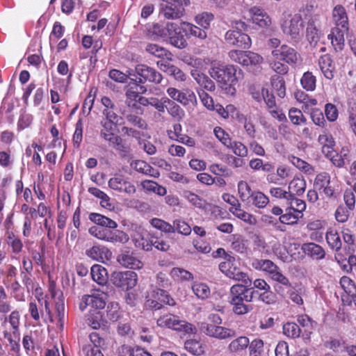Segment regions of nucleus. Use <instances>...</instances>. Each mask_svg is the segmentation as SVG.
Listing matches in <instances>:
<instances>
[{"label":"nucleus","instance_id":"a18cd8bd","mask_svg":"<svg viewBox=\"0 0 356 356\" xmlns=\"http://www.w3.org/2000/svg\"><path fill=\"white\" fill-rule=\"evenodd\" d=\"M145 50L147 53L158 58L168 57L170 55V53L164 47L153 43H147Z\"/></svg>","mask_w":356,"mask_h":356},{"label":"nucleus","instance_id":"cd10ccee","mask_svg":"<svg viewBox=\"0 0 356 356\" xmlns=\"http://www.w3.org/2000/svg\"><path fill=\"white\" fill-rule=\"evenodd\" d=\"M251 265L255 270L266 272L269 275L277 268V266L269 259H254Z\"/></svg>","mask_w":356,"mask_h":356},{"label":"nucleus","instance_id":"680f3d73","mask_svg":"<svg viewBox=\"0 0 356 356\" xmlns=\"http://www.w3.org/2000/svg\"><path fill=\"white\" fill-rule=\"evenodd\" d=\"M173 232H177L184 235H189L191 233V227L184 220H175L173 222Z\"/></svg>","mask_w":356,"mask_h":356},{"label":"nucleus","instance_id":"0eeeda50","mask_svg":"<svg viewBox=\"0 0 356 356\" xmlns=\"http://www.w3.org/2000/svg\"><path fill=\"white\" fill-rule=\"evenodd\" d=\"M211 76L218 82L227 85V83H236L237 81L236 67L234 65H222L212 67L209 70Z\"/></svg>","mask_w":356,"mask_h":356},{"label":"nucleus","instance_id":"7ed1b4c3","mask_svg":"<svg viewBox=\"0 0 356 356\" xmlns=\"http://www.w3.org/2000/svg\"><path fill=\"white\" fill-rule=\"evenodd\" d=\"M289 18L284 16L280 22V28L291 41H298L303 34L305 22L301 14L289 15Z\"/></svg>","mask_w":356,"mask_h":356},{"label":"nucleus","instance_id":"4c0bfd02","mask_svg":"<svg viewBox=\"0 0 356 356\" xmlns=\"http://www.w3.org/2000/svg\"><path fill=\"white\" fill-rule=\"evenodd\" d=\"M232 306V311L236 315H245L252 310V306L247 304L245 301L228 300Z\"/></svg>","mask_w":356,"mask_h":356},{"label":"nucleus","instance_id":"338daca9","mask_svg":"<svg viewBox=\"0 0 356 356\" xmlns=\"http://www.w3.org/2000/svg\"><path fill=\"white\" fill-rule=\"evenodd\" d=\"M227 148L231 149L233 153L238 156L245 157L248 156V148L241 142L232 141V145L230 146H228Z\"/></svg>","mask_w":356,"mask_h":356},{"label":"nucleus","instance_id":"ddd939ff","mask_svg":"<svg viewBox=\"0 0 356 356\" xmlns=\"http://www.w3.org/2000/svg\"><path fill=\"white\" fill-rule=\"evenodd\" d=\"M225 40L229 45L242 49L250 48L252 43L248 34L235 30L227 31L225 35Z\"/></svg>","mask_w":356,"mask_h":356},{"label":"nucleus","instance_id":"c03bdc74","mask_svg":"<svg viewBox=\"0 0 356 356\" xmlns=\"http://www.w3.org/2000/svg\"><path fill=\"white\" fill-rule=\"evenodd\" d=\"M141 185L144 190L153 192L160 196H164L167 193V190L165 187L152 180H145L142 181Z\"/></svg>","mask_w":356,"mask_h":356},{"label":"nucleus","instance_id":"4be33fe9","mask_svg":"<svg viewBox=\"0 0 356 356\" xmlns=\"http://www.w3.org/2000/svg\"><path fill=\"white\" fill-rule=\"evenodd\" d=\"M302 250L305 254L315 260L323 259L325 256V250L321 245L314 243H304Z\"/></svg>","mask_w":356,"mask_h":356},{"label":"nucleus","instance_id":"7c9ffc66","mask_svg":"<svg viewBox=\"0 0 356 356\" xmlns=\"http://www.w3.org/2000/svg\"><path fill=\"white\" fill-rule=\"evenodd\" d=\"M2 323L1 326L3 327H7V324L9 323L10 329L14 330V334H17V332H19V324H20V314L17 311H13L10 313L8 316H5L1 318Z\"/></svg>","mask_w":356,"mask_h":356},{"label":"nucleus","instance_id":"774afa93","mask_svg":"<svg viewBox=\"0 0 356 356\" xmlns=\"http://www.w3.org/2000/svg\"><path fill=\"white\" fill-rule=\"evenodd\" d=\"M216 137L226 147L232 145V140L228 134H227L221 127H216L213 130Z\"/></svg>","mask_w":356,"mask_h":356},{"label":"nucleus","instance_id":"423d86ee","mask_svg":"<svg viewBox=\"0 0 356 356\" xmlns=\"http://www.w3.org/2000/svg\"><path fill=\"white\" fill-rule=\"evenodd\" d=\"M156 323L159 327H165L186 334L195 333L196 330L192 324L185 321H181L178 316L171 314L161 316L158 318Z\"/></svg>","mask_w":356,"mask_h":356},{"label":"nucleus","instance_id":"5701e85b","mask_svg":"<svg viewBox=\"0 0 356 356\" xmlns=\"http://www.w3.org/2000/svg\"><path fill=\"white\" fill-rule=\"evenodd\" d=\"M318 65L324 76L331 80L334 75V65L327 54L321 56L318 59Z\"/></svg>","mask_w":356,"mask_h":356},{"label":"nucleus","instance_id":"39448f33","mask_svg":"<svg viewBox=\"0 0 356 356\" xmlns=\"http://www.w3.org/2000/svg\"><path fill=\"white\" fill-rule=\"evenodd\" d=\"M219 269L224 275L230 279L242 282V283L244 284H252V280L250 279L248 274L241 271V269L237 267L235 259L230 256H228L225 261L219 264Z\"/></svg>","mask_w":356,"mask_h":356},{"label":"nucleus","instance_id":"c9c22d12","mask_svg":"<svg viewBox=\"0 0 356 356\" xmlns=\"http://www.w3.org/2000/svg\"><path fill=\"white\" fill-rule=\"evenodd\" d=\"M273 91L280 98L286 95V86L284 78L281 76L274 75L270 79Z\"/></svg>","mask_w":356,"mask_h":356},{"label":"nucleus","instance_id":"a878e982","mask_svg":"<svg viewBox=\"0 0 356 356\" xmlns=\"http://www.w3.org/2000/svg\"><path fill=\"white\" fill-rule=\"evenodd\" d=\"M91 221L99 225L101 227H108L110 229H115L118 223L112 219L97 213H91L89 216Z\"/></svg>","mask_w":356,"mask_h":356},{"label":"nucleus","instance_id":"aec40b11","mask_svg":"<svg viewBox=\"0 0 356 356\" xmlns=\"http://www.w3.org/2000/svg\"><path fill=\"white\" fill-rule=\"evenodd\" d=\"M118 261L124 267L132 269H140L143 266V263L129 250L123 251L120 254L118 257Z\"/></svg>","mask_w":356,"mask_h":356},{"label":"nucleus","instance_id":"052dcab7","mask_svg":"<svg viewBox=\"0 0 356 356\" xmlns=\"http://www.w3.org/2000/svg\"><path fill=\"white\" fill-rule=\"evenodd\" d=\"M106 314L110 321L113 322L117 321L120 316L119 304L117 302L109 303L107 306Z\"/></svg>","mask_w":356,"mask_h":356},{"label":"nucleus","instance_id":"b1692460","mask_svg":"<svg viewBox=\"0 0 356 356\" xmlns=\"http://www.w3.org/2000/svg\"><path fill=\"white\" fill-rule=\"evenodd\" d=\"M91 277L95 282L99 285H105L108 282L107 270L99 264H95L91 267Z\"/></svg>","mask_w":356,"mask_h":356},{"label":"nucleus","instance_id":"72a5a7b5","mask_svg":"<svg viewBox=\"0 0 356 356\" xmlns=\"http://www.w3.org/2000/svg\"><path fill=\"white\" fill-rule=\"evenodd\" d=\"M179 29L174 31L173 33L169 34L168 40L169 42L174 47L179 49H184L187 47L188 43L186 38V35L183 31H178Z\"/></svg>","mask_w":356,"mask_h":356},{"label":"nucleus","instance_id":"f03ea898","mask_svg":"<svg viewBox=\"0 0 356 356\" xmlns=\"http://www.w3.org/2000/svg\"><path fill=\"white\" fill-rule=\"evenodd\" d=\"M208 319L211 323L202 322L198 324L200 332L207 336L219 340L234 338L236 336L235 330L221 326L222 319L219 314H210Z\"/></svg>","mask_w":356,"mask_h":356},{"label":"nucleus","instance_id":"f704fd0d","mask_svg":"<svg viewBox=\"0 0 356 356\" xmlns=\"http://www.w3.org/2000/svg\"><path fill=\"white\" fill-rule=\"evenodd\" d=\"M183 24L186 26L183 29V32H184L185 35L193 36L202 40L207 37V34L204 29L189 22H184Z\"/></svg>","mask_w":356,"mask_h":356},{"label":"nucleus","instance_id":"f8f14e48","mask_svg":"<svg viewBox=\"0 0 356 356\" xmlns=\"http://www.w3.org/2000/svg\"><path fill=\"white\" fill-rule=\"evenodd\" d=\"M166 92L171 99L180 103L183 106H188L197 102L194 92L189 88L179 90L175 88L169 87L167 88Z\"/></svg>","mask_w":356,"mask_h":356},{"label":"nucleus","instance_id":"603ef678","mask_svg":"<svg viewBox=\"0 0 356 356\" xmlns=\"http://www.w3.org/2000/svg\"><path fill=\"white\" fill-rule=\"evenodd\" d=\"M213 19L214 16L211 13L203 12L195 16V22L205 31L210 27V24Z\"/></svg>","mask_w":356,"mask_h":356},{"label":"nucleus","instance_id":"79ce46f5","mask_svg":"<svg viewBox=\"0 0 356 356\" xmlns=\"http://www.w3.org/2000/svg\"><path fill=\"white\" fill-rule=\"evenodd\" d=\"M184 197L194 207L207 209L210 206L204 200L200 198L197 195L189 191H184Z\"/></svg>","mask_w":356,"mask_h":356},{"label":"nucleus","instance_id":"37998d69","mask_svg":"<svg viewBox=\"0 0 356 356\" xmlns=\"http://www.w3.org/2000/svg\"><path fill=\"white\" fill-rule=\"evenodd\" d=\"M185 349L194 355H201L204 353L202 343L197 339H188L184 343Z\"/></svg>","mask_w":356,"mask_h":356},{"label":"nucleus","instance_id":"f3484780","mask_svg":"<svg viewBox=\"0 0 356 356\" xmlns=\"http://www.w3.org/2000/svg\"><path fill=\"white\" fill-rule=\"evenodd\" d=\"M252 22L260 28H268L271 24V18L262 8L254 6L250 9Z\"/></svg>","mask_w":356,"mask_h":356},{"label":"nucleus","instance_id":"f257e3e1","mask_svg":"<svg viewBox=\"0 0 356 356\" xmlns=\"http://www.w3.org/2000/svg\"><path fill=\"white\" fill-rule=\"evenodd\" d=\"M300 55L293 47L284 44L274 51H271L268 64L270 68L280 75H285L289 71V67H295L300 62Z\"/></svg>","mask_w":356,"mask_h":356},{"label":"nucleus","instance_id":"13d9d810","mask_svg":"<svg viewBox=\"0 0 356 356\" xmlns=\"http://www.w3.org/2000/svg\"><path fill=\"white\" fill-rule=\"evenodd\" d=\"M170 275L177 281H187L193 278L191 272L181 268H173L171 270Z\"/></svg>","mask_w":356,"mask_h":356},{"label":"nucleus","instance_id":"0e129e2a","mask_svg":"<svg viewBox=\"0 0 356 356\" xmlns=\"http://www.w3.org/2000/svg\"><path fill=\"white\" fill-rule=\"evenodd\" d=\"M330 176L327 172H323L319 173L316 175L314 179V186L318 189L321 190L323 187H325L326 186L330 185Z\"/></svg>","mask_w":356,"mask_h":356},{"label":"nucleus","instance_id":"ea45409f","mask_svg":"<svg viewBox=\"0 0 356 356\" xmlns=\"http://www.w3.org/2000/svg\"><path fill=\"white\" fill-rule=\"evenodd\" d=\"M252 202V204L259 209L265 208L269 202L268 197L262 192L259 191H253L250 200L247 203Z\"/></svg>","mask_w":356,"mask_h":356},{"label":"nucleus","instance_id":"c85d7f7f","mask_svg":"<svg viewBox=\"0 0 356 356\" xmlns=\"http://www.w3.org/2000/svg\"><path fill=\"white\" fill-rule=\"evenodd\" d=\"M147 91L146 88L144 86L137 84L136 83H129V88L126 92V96L128 100V106H131V102L138 101L140 94H143Z\"/></svg>","mask_w":356,"mask_h":356},{"label":"nucleus","instance_id":"9b49d317","mask_svg":"<svg viewBox=\"0 0 356 356\" xmlns=\"http://www.w3.org/2000/svg\"><path fill=\"white\" fill-rule=\"evenodd\" d=\"M154 237V236L151 235L141 227L136 225L131 234V239L134 245L145 251H151L152 250Z\"/></svg>","mask_w":356,"mask_h":356},{"label":"nucleus","instance_id":"4d7b16f0","mask_svg":"<svg viewBox=\"0 0 356 356\" xmlns=\"http://www.w3.org/2000/svg\"><path fill=\"white\" fill-rule=\"evenodd\" d=\"M289 118L295 125H302L307 122V119L300 109L291 108L289 111Z\"/></svg>","mask_w":356,"mask_h":356},{"label":"nucleus","instance_id":"6e6552de","mask_svg":"<svg viewBox=\"0 0 356 356\" xmlns=\"http://www.w3.org/2000/svg\"><path fill=\"white\" fill-rule=\"evenodd\" d=\"M110 281L118 288L129 290L136 285L137 275L135 272L131 270L115 271L111 274Z\"/></svg>","mask_w":356,"mask_h":356},{"label":"nucleus","instance_id":"bf43d9fd","mask_svg":"<svg viewBox=\"0 0 356 356\" xmlns=\"http://www.w3.org/2000/svg\"><path fill=\"white\" fill-rule=\"evenodd\" d=\"M291 161L296 168L308 175H312L314 172V169L310 164L298 157L292 156Z\"/></svg>","mask_w":356,"mask_h":356},{"label":"nucleus","instance_id":"69168bd1","mask_svg":"<svg viewBox=\"0 0 356 356\" xmlns=\"http://www.w3.org/2000/svg\"><path fill=\"white\" fill-rule=\"evenodd\" d=\"M151 225L157 229H159L165 233H173L172 225L159 219L153 218L151 220Z\"/></svg>","mask_w":356,"mask_h":356},{"label":"nucleus","instance_id":"393cba45","mask_svg":"<svg viewBox=\"0 0 356 356\" xmlns=\"http://www.w3.org/2000/svg\"><path fill=\"white\" fill-rule=\"evenodd\" d=\"M178 29V24L173 22H168L165 26L156 24L152 29L153 35L159 38H168L169 34H172Z\"/></svg>","mask_w":356,"mask_h":356},{"label":"nucleus","instance_id":"6ab92c4d","mask_svg":"<svg viewBox=\"0 0 356 356\" xmlns=\"http://www.w3.org/2000/svg\"><path fill=\"white\" fill-rule=\"evenodd\" d=\"M160 14L166 19H179L185 15V8L174 4H162L160 7Z\"/></svg>","mask_w":356,"mask_h":356},{"label":"nucleus","instance_id":"4468645a","mask_svg":"<svg viewBox=\"0 0 356 356\" xmlns=\"http://www.w3.org/2000/svg\"><path fill=\"white\" fill-rule=\"evenodd\" d=\"M108 186L114 191L124 193L128 195H132L136 191L135 185L128 178L119 175L109 179Z\"/></svg>","mask_w":356,"mask_h":356},{"label":"nucleus","instance_id":"1a4fd4ad","mask_svg":"<svg viewBox=\"0 0 356 356\" xmlns=\"http://www.w3.org/2000/svg\"><path fill=\"white\" fill-rule=\"evenodd\" d=\"M252 284H234L229 289L228 300H241L245 302L253 301L254 295L258 293L257 291L250 289Z\"/></svg>","mask_w":356,"mask_h":356},{"label":"nucleus","instance_id":"c756f323","mask_svg":"<svg viewBox=\"0 0 356 356\" xmlns=\"http://www.w3.org/2000/svg\"><path fill=\"white\" fill-rule=\"evenodd\" d=\"M326 241L329 247L336 252H339L342 247V241L339 233L332 229L327 231L325 234Z\"/></svg>","mask_w":356,"mask_h":356},{"label":"nucleus","instance_id":"6e6d98bb","mask_svg":"<svg viewBox=\"0 0 356 356\" xmlns=\"http://www.w3.org/2000/svg\"><path fill=\"white\" fill-rule=\"evenodd\" d=\"M282 330L284 335L292 339L299 337L301 333V330L298 325L292 322L285 323L283 325Z\"/></svg>","mask_w":356,"mask_h":356},{"label":"nucleus","instance_id":"5fc2aeb1","mask_svg":"<svg viewBox=\"0 0 356 356\" xmlns=\"http://www.w3.org/2000/svg\"><path fill=\"white\" fill-rule=\"evenodd\" d=\"M322 152L336 166L341 167L343 165L344 162L341 158L335 159V157L338 158L339 156L334 150V146H323L322 147Z\"/></svg>","mask_w":356,"mask_h":356},{"label":"nucleus","instance_id":"de8ad7c7","mask_svg":"<svg viewBox=\"0 0 356 356\" xmlns=\"http://www.w3.org/2000/svg\"><path fill=\"white\" fill-rule=\"evenodd\" d=\"M306 293V289L302 286L292 288L289 291V297L290 300L298 305H302L304 303L303 296Z\"/></svg>","mask_w":356,"mask_h":356},{"label":"nucleus","instance_id":"a211bd4d","mask_svg":"<svg viewBox=\"0 0 356 356\" xmlns=\"http://www.w3.org/2000/svg\"><path fill=\"white\" fill-rule=\"evenodd\" d=\"M86 254L92 259L102 263L109 261L112 257V252L108 248L100 245L92 246Z\"/></svg>","mask_w":356,"mask_h":356},{"label":"nucleus","instance_id":"09e8293b","mask_svg":"<svg viewBox=\"0 0 356 356\" xmlns=\"http://www.w3.org/2000/svg\"><path fill=\"white\" fill-rule=\"evenodd\" d=\"M238 194L241 200L243 202H247L250 200L253 191L250 186L245 181H240L238 183Z\"/></svg>","mask_w":356,"mask_h":356},{"label":"nucleus","instance_id":"58836bf2","mask_svg":"<svg viewBox=\"0 0 356 356\" xmlns=\"http://www.w3.org/2000/svg\"><path fill=\"white\" fill-rule=\"evenodd\" d=\"M229 211L234 216L249 225H254L257 222L256 218L253 215L243 210L241 205H240V207H230Z\"/></svg>","mask_w":356,"mask_h":356},{"label":"nucleus","instance_id":"e2e57ef3","mask_svg":"<svg viewBox=\"0 0 356 356\" xmlns=\"http://www.w3.org/2000/svg\"><path fill=\"white\" fill-rule=\"evenodd\" d=\"M250 356H261L264 352V342L261 339H256L250 343Z\"/></svg>","mask_w":356,"mask_h":356},{"label":"nucleus","instance_id":"3c124183","mask_svg":"<svg viewBox=\"0 0 356 356\" xmlns=\"http://www.w3.org/2000/svg\"><path fill=\"white\" fill-rule=\"evenodd\" d=\"M164 102L169 106L168 108V113L173 118L180 120L184 116V111L174 101L168 97H164Z\"/></svg>","mask_w":356,"mask_h":356},{"label":"nucleus","instance_id":"2f4dec72","mask_svg":"<svg viewBox=\"0 0 356 356\" xmlns=\"http://www.w3.org/2000/svg\"><path fill=\"white\" fill-rule=\"evenodd\" d=\"M306 189V181L302 177H295L289 184V191L298 196L302 195Z\"/></svg>","mask_w":356,"mask_h":356},{"label":"nucleus","instance_id":"8fccbe9b","mask_svg":"<svg viewBox=\"0 0 356 356\" xmlns=\"http://www.w3.org/2000/svg\"><path fill=\"white\" fill-rule=\"evenodd\" d=\"M153 298L158 299L161 304L168 305L170 306L175 305V300L170 296V294L163 289H156L152 291Z\"/></svg>","mask_w":356,"mask_h":356},{"label":"nucleus","instance_id":"412c9836","mask_svg":"<svg viewBox=\"0 0 356 356\" xmlns=\"http://www.w3.org/2000/svg\"><path fill=\"white\" fill-rule=\"evenodd\" d=\"M191 74L196 83L202 88L211 92L215 90L216 86L214 82L204 73L197 70H192Z\"/></svg>","mask_w":356,"mask_h":356},{"label":"nucleus","instance_id":"20e7f679","mask_svg":"<svg viewBox=\"0 0 356 356\" xmlns=\"http://www.w3.org/2000/svg\"><path fill=\"white\" fill-rule=\"evenodd\" d=\"M88 232L94 237L114 245L124 244L129 241V237L124 232L116 229L111 231L97 225L92 226Z\"/></svg>","mask_w":356,"mask_h":356},{"label":"nucleus","instance_id":"dca6fc26","mask_svg":"<svg viewBox=\"0 0 356 356\" xmlns=\"http://www.w3.org/2000/svg\"><path fill=\"white\" fill-rule=\"evenodd\" d=\"M332 22L335 25L334 29H343L348 30V17L345 8L340 4L336 5L332 11Z\"/></svg>","mask_w":356,"mask_h":356},{"label":"nucleus","instance_id":"864d4df0","mask_svg":"<svg viewBox=\"0 0 356 356\" xmlns=\"http://www.w3.org/2000/svg\"><path fill=\"white\" fill-rule=\"evenodd\" d=\"M316 82V76L309 71L305 72L300 79L301 86L307 91H313L315 90Z\"/></svg>","mask_w":356,"mask_h":356},{"label":"nucleus","instance_id":"e433bc0d","mask_svg":"<svg viewBox=\"0 0 356 356\" xmlns=\"http://www.w3.org/2000/svg\"><path fill=\"white\" fill-rule=\"evenodd\" d=\"M100 137L109 143V146L120 149L122 147V140L120 136L115 134L114 131H100Z\"/></svg>","mask_w":356,"mask_h":356},{"label":"nucleus","instance_id":"a19ab883","mask_svg":"<svg viewBox=\"0 0 356 356\" xmlns=\"http://www.w3.org/2000/svg\"><path fill=\"white\" fill-rule=\"evenodd\" d=\"M302 217V215L296 213L293 208H287L285 213L280 216L279 220L281 223L293 225L298 223V220Z\"/></svg>","mask_w":356,"mask_h":356},{"label":"nucleus","instance_id":"473e14b6","mask_svg":"<svg viewBox=\"0 0 356 356\" xmlns=\"http://www.w3.org/2000/svg\"><path fill=\"white\" fill-rule=\"evenodd\" d=\"M249 344V339L247 337L241 336L229 343L228 350L232 353H239L245 350Z\"/></svg>","mask_w":356,"mask_h":356},{"label":"nucleus","instance_id":"2eb2a0df","mask_svg":"<svg viewBox=\"0 0 356 356\" xmlns=\"http://www.w3.org/2000/svg\"><path fill=\"white\" fill-rule=\"evenodd\" d=\"M136 72L140 77V82H143V79L145 81L160 83L163 79L162 75L158 71L146 65H137L136 66Z\"/></svg>","mask_w":356,"mask_h":356},{"label":"nucleus","instance_id":"9d476101","mask_svg":"<svg viewBox=\"0 0 356 356\" xmlns=\"http://www.w3.org/2000/svg\"><path fill=\"white\" fill-rule=\"evenodd\" d=\"M230 59L243 66L257 65L263 62V57L252 51L232 50L229 52Z\"/></svg>","mask_w":356,"mask_h":356},{"label":"nucleus","instance_id":"bb28decb","mask_svg":"<svg viewBox=\"0 0 356 356\" xmlns=\"http://www.w3.org/2000/svg\"><path fill=\"white\" fill-rule=\"evenodd\" d=\"M347 31H343V29H332L328 37L331 40V43L335 50L340 51L343 49L345 41L344 33Z\"/></svg>","mask_w":356,"mask_h":356},{"label":"nucleus","instance_id":"49530a36","mask_svg":"<svg viewBox=\"0 0 356 356\" xmlns=\"http://www.w3.org/2000/svg\"><path fill=\"white\" fill-rule=\"evenodd\" d=\"M191 288L193 293L199 299L204 300L210 296V289L204 283L195 282L193 284Z\"/></svg>","mask_w":356,"mask_h":356}]
</instances>
